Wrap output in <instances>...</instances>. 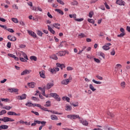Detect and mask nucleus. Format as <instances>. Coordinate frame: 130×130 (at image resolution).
<instances>
[{
    "label": "nucleus",
    "mask_w": 130,
    "mask_h": 130,
    "mask_svg": "<svg viewBox=\"0 0 130 130\" xmlns=\"http://www.w3.org/2000/svg\"><path fill=\"white\" fill-rule=\"evenodd\" d=\"M50 96L51 97H53V98H54L56 101H60V98L59 97V95L57 94L56 93H51L50 94Z\"/></svg>",
    "instance_id": "obj_1"
},
{
    "label": "nucleus",
    "mask_w": 130,
    "mask_h": 130,
    "mask_svg": "<svg viewBox=\"0 0 130 130\" xmlns=\"http://www.w3.org/2000/svg\"><path fill=\"white\" fill-rule=\"evenodd\" d=\"M27 98V94L25 93L22 94L21 95L18 96V100H24V99H26Z\"/></svg>",
    "instance_id": "obj_2"
},
{
    "label": "nucleus",
    "mask_w": 130,
    "mask_h": 130,
    "mask_svg": "<svg viewBox=\"0 0 130 130\" xmlns=\"http://www.w3.org/2000/svg\"><path fill=\"white\" fill-rule=\"evenodd\" d=\"M8 40L10 41H16L17 40V38L16 37H13L11 35L8 36L7 37Z\"/></svg>",
    "instance_id": "obj_3"
},
{
    "label": "nucleus",
    "mask_w": 130,
    "mask_h": 130,
    "mask_svg": "<svg viewBox=\"0 0 130 130\" xmlns=\"http://www.w3.org/2000/svg\"><path fill=\"white\" fill-rule=\"evenodd\" d=\"M32 72L31 70H25L21 73V76H24L25 75H29Z\"/></svg>",
    "instance_id": "obj_4"
},
{
    "label": "nucleus",
    "mask_w": 130,
    "mask_h": 130,
    "mask_svg": "<svg viewBox=\"0 0 130 130\" xmlns=\"http://www.w3.org/2000/svg\"><path fill=\"white\" fill-rule=\"evenodd\" d=\"M53 86H54V84H53V83H47L46 87L45 86V89L47 90H49V89L52 88V87H53Z\"/></svg>",
    "instance_id": "obj_5"
},
{
    "label": "nucleus",
    "mask_w": 130,
    "mask_h": 130,
    "mask_svg": "<svg viewBox=\"0 0 130 130\" xmlns=\"http://www.w3.org/2000/svg\"><path fill=\"white\" fill-rule=\"evenodd\" d=\"M56 66L58 68H60L61 70H63V68L64 69L66 68L64 64H60V63H56Z\"/></svg>",
    "instance_id": "obj_6"
},
{
    "label": "nucleus",
    "mask_w": 130,
    "mask_h": 130,
    "mask_svg": "<svg viewBox=\"0 0 130 130\" xmlns=\"http://www.w3.org/2000/svg\"><path fill=\"white\" fill-rule=\"evenodd\" d=\"M116 4L119 6H124V1H123L122 0H117Z\"/></svg>",
    "instance_id": "obj_7"
},
{
    "label": "nucleus",
    "mask_w": 130,
    "mask_h": 130,
    "mask_svg": "<svg viewBox=\"0 0 130 130\" xmlns=\"http://www.w3.org/2000/svg\"><path fill=\"white\" fill-rule=\"evenodd\" d=\"M40 76L41 78H42L43 79H45L46 76H45V72L44 70H43L41 72H39Z\"/></svg>",
    "instance_id": "obj_8"
},
{
    "label": "nucleus",
    "mask_w": 130,
    "mask_h": 130,
    "mask_svg": "<svg viewBox=\"0 0 130 130\" xmlns=\"http://www.w3.org/2000/svg\"><path fill=\"white\" fill-rule=\"evenodd\" d=\"M80 120V122L81 123H82L83 124V125H85L87 126L88 124V121H87L86 120H83V118H81Z\"/></svg>",
    "instance_id": "obj_9"
},
{
    "label": "nucleus",
    "mask_w": 130,
    "mask_h": 130,
    "mask_svg": "<svg viewBox=\"0 0 130 130\" xmlns=\"http://www.w3.org/2000/svg\"><path fill=\"white\" fill-rule=\"evenodd\" d=\"M47 27L49 31H50V32L52 33V34H53V35H54V34H55V31H54V30H53V29H52V28H51L50 26L47 25Z\"/></svg>",
    "instance_id": "obj_10"
},
{
    "label": "nucleus",
    "mask_w": 130,
    "mask_h": 130,
    "mask_svg": "<svg viewBox=\"0 0 130 130\" xmlns=\"http://www.w3.org/2000/svg\"><path fill=\"white\" fill-rule=\"evenodd\" d=\"M50 58H52V59H54V60H57V59H58V58L55 54H53L50 56Z\"/></svg>",
    "instance_id": "obj_11"
},
{
    "label": "nucleus",
    "mask_w": 130,
    "mask_h": 130,
    "mask_svg": "<svg viewBox=\"0 0 130 130\" xmlns=\"http://www.w3.org/2000/svg\"><path fill=\"white\" fill-rule=\"evenodd\" d=\"M51 102L48 101L46 102V104L44 105L45 107H50L51 106Z\"/></svg>",
    "instance_id": "obj_12"
},
{
    "label": "nucleus",
    "mask_w": 130,
    "mask_h": 130,
    "mask_svg": "<svg viewBox=\"0 0 130 130\" xmlns=\"http://www.w3.org/2000/svg\"><path fill=\"white\" fill-rule=\"evenodd\" d=\"M35 122H36V123H37L38 124H40V123L41 124H44V123H46V121H40V120H35Z\"/></svg>",
    "instance_id": "obj_13"
},
{
    "label": "nucleus",
    "mask_w": 130,
    "mask_h": 130,
    "mask_svg": "<svg viewBox=\"0 0 130 130\" xmlns=\"http://www.w3.org/2000/svg\"><path fill=\"white\" fill-rule=\"evenodd\" d=\"M77 118H78V119L81 120L82 118H81L78 115H72V119H77Z\"/></svg>",
    "instance_id": "obj_14"
},
{
    "label": "nucleus",
    "mask_w": 130,
    "mask_h": 130,
    "mask_svg": "<svg viewBox=\"0 0 130 130\" xmlns=\"http://www.w3.org/2000/svg\"><path fill=\"white\" fill-rule=\"evenodd\" d=\"M51 119L52 120H58V118L55 115H51Z\"/></svg>",
    "instance_id": "obj_15"
},
{
    "label": "nucleus",
    "mask_w": 130,
    "mask_h": 130,
    "mask_svg": "<svg viewBox=\"0 0 130 130\" xmlns=\"http://www.w3.org/2000/svg\"><path fill=\"white\" fill-rule=\"evenodd\" d=\"M53 27L56 28V29H60V24L59 23H54L53 24Z\"/></svg>",
    "instance_id": "obj_16"
},
{
    "label": "nucleus",
    "mask_w": 130,
    "mask_h": 130,
    "mask_svg": "<svg viewBox=\"0 0 130 130\" xmlns=\"http://www.w3.org/2000/svg\"><path fill=\"white\" fill-rule=\"evenodd\" d=\"M27 85L29 88H34L35 87V84L34 82L28 83Z\"/></svg>",
    "instance_id": "obj_17"
},
{
    "label": "nucleus",
    "mask_w": 130,
    "mask_h": 130,
    "mask_svg": "<svg viewBox=\"0 0 130 130\" xmlns=\"http://www.w3.org/2000/svg\"><path fill=\"white\" fill-rule=\"evenodd\" d=\"M69 80H63L61 82V84H62V85H68V84H69Z\"/></svg>",
    "instance_id": "obj_18"
},
{
    "label": "nucleus",
    "mask_w": 130,
    "mask_h": 130,
    "mask_svg": "<svg viewBox=\"0 0 130 130\" xmlns=\"http://www.w3.org/2000/svg\"><path fill=\"white\" fill-rule=\"evenodd\" d=\"M71 5L72 6H78V5H79V3H78L77 1L74 0L73 2H71Z\"/></svg>",
    "instance_id": "obj_19"
},
{
    "label": "nucleus",
    "mask_w": 130,
    "mask_h": 130,
    "mask_svg": "<svg viewBox=\"0 0 130 130\" xmlns=\"http://www.w3.org/2000/svg\"><path fill=\"white\" fill-rule=\"evenodd\" d=\"M0 128L2 129H8L9 128V126L8 125H2L0 126Z\"/></svg>",
    "instance_id": "obj_20"
},
{
    "label": "nucleus",
    "mask_w": 130,
    "mask_h": 130,
    "mask_svg": "<svg viewBox=\"0 0 130 130\" xmlns=\"http://www.w3.org/2000/svg\"><path fill=\"white\" fill-rule=\"evenodd\" d=\"M98 54V55H99L100 56L103 57V58H104V59H105V54H104V53H103L102 52H99Z\"/></svg>",
    "instance_id": "obj_21"
},
{
    "label": "nucleus",
    "mask_w": 130,
    "mask_h": 130,
    "mask_svg": "<svg viewBox=\"0 0 130 130\" xmlns=\"http://www.w3.org/2000/svg\"><path fill=\"white\" fill-rule=\"evenodd\" d=\"M103 49H104V50H109V49H110V47L105 45L103 46Z\"/></svg>",
    "instance_id": "obj_22"
},
{
    "label": "nucleus",
    "mask_w": 130,
    "mask_h": 130,
    "mask_svg": "<svg viewBox=\"0 0 130 130\" xmlns=\"http://www.w3.org/2000/svg\"><path fill=\"white\" fill-rule=\"evenodd\" d=\"M55 11L56 12H57V13H59V14H60V15H63V12L62 11H61V10L59 9H56L55 10Z\"/></svg>",
    "instance_id": "obj_23"
},
{
    "label": "nucleus",
    "mask_w": 130,
    "mask_h": 130,
    "mask_svg": "<svg viewBox=\"0 0 130 130\" xmlns=\"http://www.w3.org/2000/svg\"><path fill=\"white\" fill-rule=\"evenodd\" d=\"M66 109L65 110H66L67 111H71V110H72V106H66Z\"/></svg>",
    "instance_id": "obj_24"
},
{
    "label": "nucleus",
    "mask_w": 130,
    "mask_h": 130,
    "mask_svg": "<svg viewBox=\"0 0 130 130\" xmlns=\"http://www.w3.org/2000/svg\"><path fill=\"white\" fill-rule=\"evenodd\" d=\"M71 105H73L74 107H77V106H78L79 105V103L77 102H72L70 103Z\"/></svg>",
    "instance_id": "obj_25"
},
{
    "label": "nucleus",
    "mask_w": 130,
    "mask_h": 130,
    "mask_svg": "<svg viewBox=\"0 0 130 130\" xmlns=\"http://www.w3.org/2000/svg\"><path fill=\"white\" fill-rule=\"evenodd\" d=\"M66 53L63 51H60L59 52V56H64Z\"/></svg>",
    "instance_id": "obj_26"
},
{
    "label": "nucleus",
    "mask_w": 130,
    "mask_h": 130,
    "mask_svg": "<svg viewBox=\"0 0 130 130\" xmlns=\"http://www.w3.org/2000/svg\"><path fill=\"white\" fill-rule=\"evenodd\" d=\"M30 59L34 60V61H37V57L35 56H31L30 57Z\"/></svg>",
    "instance_id": "obj_27"
},
{
    "label": "nucleus",
    "mask_w": 130,
    "mask_h": 130,
    "mask_svg": "<svg viewBox=\"0 0 130 130\" xmlns=\"http://www.w3.org/2000/svg\"><path fill=\"white\" fill-rule=\"evenodd\" d=\"M89 89L92 91V92H94V91L96 90V88H94V86H93V85L89 84Z\"/></svg>",
    "instance_id": "obj_28"
},
{
    "label": "nucleus",
    "mask_w": 130,
    "mask_h": 130,
    "mask_svg": "<svg viewBox=\"0 0 130 130\" xmlns=\"http://www.w3.org/2000/svg\"><path fill=\"white\" fill-rule=\"evenodd\" d=\"M87 21L88 22H89V23H91L92 24H94L95 23V20L91 18H88L87 19Z\"/></svg>",
    "instance_id": "obj_29"
},
{
    "label": "nucleus",
    "mask_w": 130,
    "mask_h": 130,
    "mask_svg": "<svg viewBox=\"0 0 130 130\" xmlns=\"http://www.w3.org/2000/svg\"><path fill=\"white\" fill-rule=\"evenodd\" d=\"M92 82L93 83H94V84H97L98 85H101V84H102V82H101L100 81H97L95 80V79H93Z\"/></svg>",
    "instance_id": "obj_30"
},
{
    "label": "nucleus",
    "mask_w": 130,
    "mask_h": 130,
    "mask_svg": "<svg viewBox=\"0 0 130 130\" xmlns=\"http://www.w3.org/2000/svg\"><path fill=\"white\" fill-rule=\"evenodd\" d=\"M37 34L39 35V36L42 37V35H43L44 34H43V32H42V31L41 30H38Z\"/></svg>",
    "instance_id": "obj_31"
},
{
    "label": "nucleus",
    "mask_w": 130,
    "mask_h": 130,
    "mask_svg": "<svg viewBox=\"0 0 130 130\" xmlns=\"http://www.w3.org/2000/svg\"><path fill=\"white\" fill-rule=\"evenodd\" d=\"M80 36L79 38H84V37H86V35L83 33H80L78 35V37Z\"/></svg>",
    "instance_id": "obj_32"
},
{
    "label": "nucleus",
    "mask_w": 130,
    "mask_h": 130,
    "mask_svg": "<svg viewBox=\"0 0 130 130\" xmlns=\"http://www.w3.org/2000/svg\"><path fill=\"white\" fill-rule=\"evenodd\" d=\"M22 54L23 55V57L25 59H26V60H28L29 59L28 58V56L26 54V53H24V52L22 51Z\"/></svg>",
    "instance_id": "obj_33"
},
{
    "label": "nucleus",
    "mask_w": 130,
    "mask_h": 130,
    "mask_svg": "<svg viewBox=\"0 0 130 130\" xmlns=\"http://www.w3.org/2000/svg\"><path fill=\"white\" fill-rule=\"evenodd\" d=\"M50 72L51 73V74H56V71H55L54 68L51 69Z\"/></svg>",
    "instance_id": "obj_34"
},
{
    "label": "nucleus",
    "mask_w": 130,
    "mask_h": 130,
    "mask_svg": "<svg viewBox=\"0 0 130 130\" xmlns=\"http://www.w3.org/2000/svg\"><path fill=\"white\" fill-rule=\"evenodd\" d=\"M51 113H52L53 114H58L59 115H61V114H62V113H58L57 112H55L54 111H51Z\"/></svg>",
    "instance_id": "obj_35"
},
{
    "label": "nucleus",
    "mask_w": 130,
    "mask_h": 130,
    "mask_svg": "<svg viewBox=\"0 0 130 130\" xmlns=\"http://www.w3.org/2000/svg\"><path fill=\"white\" fill-rule=\"evenodd\" d=\"M1 101L4 102H10V99H3L1 98Z\"/></svg>",
    "instance_id": "obj_36"
},
{
    "label": "nucleus",
    "mask_w": 130,
    "mask_h": 130,
    "mask_svg": "<svg viewBox=\"0 0 130 130\" xmlns=\"http://www.w3.org/2000/svg\"><path fill=\"white\" fill-rule=\"evenodd\" d=\"M12 22H14V23H16L19 22V21H18V19L15 18H12Z\"/></svg>",
    "instance_id": "obj_37"
},
{
    "label": "nucleus",
    "mask_w": 130,
    "mask_h": 130,
    "mask_svg": "<svg viewBox=\"0 0 130 130\" xmlns=\"http://www.w3.org/2000/svg\"><path fill=\"white\" fill-rule=\"evenodd\" d=\"M120 85H121V87H122L123 89L125 87V82L124 81L122 82Z\"/></svg>",
    "instance_id": "obj_38"
},
{
    "label": "nucleus",
    "mask_w": 130,
    "mask_h": 130,
    "mask_svg": "<svg viewBox=\"0 0 130 130\" xmlns=\"http://www.w3.org/2000/svg\"><path fill=\"white\" fill-rule=\"evenodd\" d=\"M40 109H42V110H44V111H48L47 110V108H45L44 107H42L41 106V105L40 107Z\"/></svg>",
    "instance_id": "obj_39"
},
{
    "label": "nucleus",
    "mask_w": 130,
    "mask_h": 130,
    "mask_svg": "<svg viewBox=\"0 0 130 130\" xmlns=\"http://www.w3.org/2000/svg\"><path fill=\"white\" fill-rule=\"evenodd\" d=\"M124 35H125V32H122L120 35H118L117 37H120V38L123 37Z\"/></svg>",
    "instance_id": "obj_40"
},
{
    "label": "nucleus",
    "mask_w": 130,
    "mask_h": 130,
    "mask_svg": "<svg viewBox=\"0 0 130 130\" xmlns=\"http://www.w3.org/2000/svg\"><path fill=\"white\" fill-rule=\"evenodd\" d=\"M26 106H28V107H32V103L27 102L25 104Z\"/></svg>",
    "instance_id": "obj_41"
},
{
    "label": "nucleus",
    "mask_w": 130,
    "mask_h": 130,
    "mask_svg": "<svg viewBox=\"0 0 130 130\" xmlns=\"http://www.w3.org/2000/svg\"><path fill=\"white\" fill-rule=\"evenodd\" d=\"M93 15H94V12H93V11H91L89 13L88 17H89V18H92L93 17Z\"/></svg>",
    "instance_id": "obj_42"
},
{
    "label": "nucleus",
    "mask_w": 130,
    "mask_h": 130,
    "mask_svg": "<svg viewBox=\"0 0 130 130\" xmlns=\"http://www.w3.org/2000/svg\"><path fill=\"white\" fill-rule=\"evenodd\" d=\"M4 109H6V110H10V109H12V107L6 106L5 107L3 108Z\"/></svg>",
    "instance_id": "obj_43"
},
{
    "label": "nucleus",
    "mask_w": 130,
    "mask_h": 130,
    "mask_svg": "<svg viewBox=\"0 0 130 130\" xmlns=\"http://www.w3.org/2000/svg\"><path fill=\"white\" fill-rule=\"evenodd\" d=\"M41 105H40L39 104H32V106H33V107H35V106H37V107H39V108H40Z\"/></svg>",
    "instance_id": "obj_44"
},
{
    "label": "nucleus",
    "mask_w": 130,
    "mask_h": 130,
    "mask_svg": "<svg viewBox=\"0 0 130 130\" xmlns=\"http://www.w3.org/2000/svg\"><path fill=\"white\" fill-rule=\"evenodd\" d=\"M20 60H21V61H23V62H27V60H26V59L23 58V57H20Z\"/></svg>",
    "instance_id": "obj_45"
},
{
    "label": "nucleus",
    "mask_w": 130,
    "mask_h": 130,
    "mask_svg": "<svg viewBox=\"0 0 130 130\" xmlns=\"http://www.w3.org/2000/svg\"><path fill=\"white\" fill-rule=\"evenodd\" d=\"M31 113H34L35 114V115H37V116H39V113L38 112H35L33 110L31 111Z\"/></svg>",
    "instance_id": "obj_46"
},
{
    "label": "nucleus",
    "mask_w": 130,
    "mask_h": 130,
    "mask_svg": "<svg viewBox=\"0 0 130 130\" xmlns=\"http://www.w3.org/2000/svg\"><path fill=\"white\" fill-rule=\"evenodd\" d=\"M7 31H9V32H10L11 33H14L15 32V30L13 29V28H7Z\"/></svg>",
    "instance_id": "obj_47"
},
{
    "label": "nucleus",
    "mask_w": 130,
    "mask_h": 130,
    "mask_svg": "<svg viewBox=\"0 0 130 130\" xmlns=\"http://www.w3.org/2000/svg\"><path fill=\"white\" fill-rule=\"evenodd\" d=\"M75 21L77 22H82V21H84V18H76Z\"/></svg>",
    "instance_id": "obj_48"
},
{
    "label": "nucleus",
    "mask_w": 130,
    "mask_h": 130,
    "mask_svg": "<svg viewBox=\"0 0 130 130\" xmlns=\"http://www.w3.org/2000/svg\"><path fill=\"white\" fill-rule=\"evenodd\" d=\"M12 46V43H11V42H9L7 43V47L8 48H11V47Z\"/></svg>",
    "instance_id": "obj_49"
},
{
    "label": "nucleus",
    "mask_w": 130,
    "mask_h": 130,
    "mask_svg": "<svg viewBox=\"0 0 130 130\" xmlns=\"http://www.w3.org/2000/svg\"><path fill=\"white\" fill-rule=\"evenodd\" d=\"M8 56H10V57H12V58H14L15 56H16V55H15L13 54H11V53H8Z\"/></svg>",
    "instance_id": "obj_50"
},
{
    "label": "nucleus",
    "mask_w": 130,
    "mask_h": 130,
    "mask_svg": "<svg viewBox=\"0 0 130 130\" xmlns=\"http://www.w3.org/2000/svg\"><path fill=\"white\" fill-rule=\"evenodd\" d=\"M104 5L107 10L110 9V7L108 5L107 3L105 2Z\"/></svg>",
    "instance_id": "obj_51"
},
{
    "label": "nucleus",
    "mask_w": 130,
    "mask_h": 130,
    "mask_svg": "<svg viewBox=\"0 0 130 130\" xmlns=\"http://www.w3.org/2000/svg\"><path fill=\"white\" fill-rule=\"evenodd\" d=\"M57 3H58L59 4H60V5H64V3H63V2H62V1L61 0H56Z\"/></svg>",
    "instance_id": "obj_52"
},
{
    "label": "nucleus",
    "mask_w": 130,
    "mask_h": 130,
    "mask_svg": "<svg viewBox=\"0 0 130 130\" xmlns=\"http://www.w3.org/2000/svg\"><path fill=\"white\" fill-rule=\"evenodd\" d=\"M42 92H43L42 93V95L43 96H45V86L43 88Z\"/></svg>",
    "instance_id": "obj_53"
},
{
    "label": "nucleus",
    "mask_w": 130,
    "mask_h": 130,
    "mask_svg": "<svg viewBox=\"0 0 130 130\" xmlns=\"http://www.w3.org/2000/svg\"><path fill=\"white\" fill-rule=\"evenodd\" d=\"M94 61H95V62H97L98 63H99V62H100V60L98 58H93Z\"/></svg>",
    "instance_id": "obj_54"
},
{
    "label": "nucleus",
    "mask_w": 130,
    "mask_h": 130,
    "mask_svg": "<svg viewBox=\"0 0 130 130\" xmlns=\"http://www.w3.org/2000/svg\"><path fill=\"white\" fill-rule=\"evenodd\" d=\"M46 123H44V124H42V125H41L39 128V130H41L42 129V127H43V126H45Z\"/></svg>",
    "instance_id": "obj_55"
},
{
    "label": "nucleus",
    "mask_w": 130,
    "mask_h": 130,
    "mask_svg": "<svg viewBox=\"0 0 130 130\" xmlns=\"http://www.w3.org/2000/svg\"><path fill=\"white\" fill-rule=\"evenodd\" d=\"M4 122H9V119L8 117H4Z\"/></svg>",
    "instance_id": "obj_56"
},
{
    "label": "nucleus",
    "mask_w": 130,
    "mask_h": 130,
    "mask_svg": "<svg viewBox=\"0 0 130 130\" xmlns=\"http://www.w3.org/2000/svg\"><path fill=\"white\" fill-rule=\"evenodd\" d=\"M8 115H14V112L9 111L7 113Z\"/></svg>",
    "instance_id": "obj_57"
},
{
    "label": "nucleus",
    "mask_w": 130,
    "mask_h": 130,
    "mask_svg": "<svg viewBox=\"0 0 130 130\" xmlns=\"http://www.w3.org/2000/svg\"><path fill=\"white\" fill-rule=\"evenodd\" d=\"M115 55V51L114 49H113L112 51L111 52V55Z\"/></svg>",
    "instance_id": "obj_58"
},
{
    "label": "nucleus",
    "mask_w": 130,
    "mask_h": 130,
    "mask_svg": "<svg viewBox=\"0 0 130 130\" xmlns=\"http://www.w3.org/2000/svg\"><path fill=\"white\" fill-rule=\"evenodd\" d=\"M47 16L49 18H50V19H52V18H53V17H52V15H51V14H50V13L49 12H48Z\"/></svg>",
    "instance_id": "obj_59"
},
{
    "label": "nucleus",
    "mask_w": 130,
    "mask_h": 130,
    "mask_svg": "<svg viewBox=\"0 0 130 130\" xmlns=\"http://www.w3.org/2000/svg\"><path fill=\"white\" fill-rule=\"evenodd\" d=\"M67 71H73V69L72 68V67H68L67 68Z\"/></svg>",
    "instance_id": "obj_60"
},
{
    "label": "nucleus",
    "mask_w": 130,
    "mask_h": 130,
    "mask_svg": "<svg viewBox=\"0 0 130 130\" xmlns=\"http://www.w3.org/2000/svg\"><path fill=\"white\" fill-rule=\"evenodd\" d=\"M96 78H97V79H99V80H103V77H102L99 75H97L96 76Z\"/></svg>",
    "instance_id": "obj_61"
},
{
    "label": "nucleus",
    "mask_w": 130,
    "mask_h": 130,
    "mask_svg": "<svg viewBox=\"0 0 130 130\" xmlns=\"http://www.w3.org/2000/svg\"><path fill=\"white\" fill-rule=\"evenodd\" d=\"M32 37H34V38H36L37 37V35L35 32H32V34L31 35Z\"/></svg>",
    "instance_id": "obj_62"
},
{
    "label": "nucleus",
    "mask_w": 130,
    "mask_h": 130,
    "mask_svg": "<svg viewBox=\"0 0 130 130\" xmlns=\"http://www.w3.org/2000/svg\"><path fill=\"white\" fill-rule=\"evenodd\" d=\"M27 32L28 33L29 35H30V36H31L32 34H33V33H34V31H32V30L30 31L29 30H27Z\"/></svg>",
    "instance_id": "obj_63"
},
{
    "label": "nucleus",
    "mask_w": 130,
    "mask_h": 130,
    "mask_svg": "<svg viewBox=\"0 0 130 130\" xmlns=\"http://www.w3.org/2000/svg\"><path fill=\"white\" fill-rule=\"evenodd\" d=\"M19 47L20 48H25V47H26V45L21 44L19 45Z\"/></svg>",
    "instance_id": "obj_64"
}]
</instances>
